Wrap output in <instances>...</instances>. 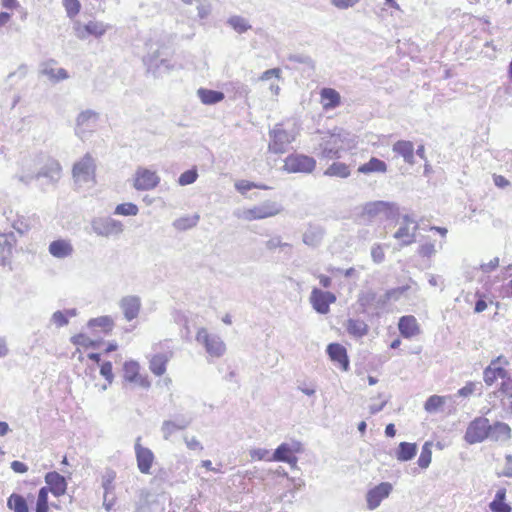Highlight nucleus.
Listing matches in <instances>:
<instances>
[{
	"instance_id": "obj_1",
	"label": "nucleus",
	"mask_w": 512,
	"mask_h": 512,
	"mask_svg": "<svg viewBox=\"0 0 512 512\" xmlns=\"http://www.w3.org/2000/svg\"><path fill=\"white\" fill-rule=\"evenodd\" d=\"M320 157L325 159H339L341 153L345 151V136L342 130H334L322 137L319 144Z\"/></svg>"
},
{
	"instance_id": "obj_2",
	"label": "nucleus",
	"mask_w": 512,
	"mask_h": 512,
	"mask_svg": "<svg viewBox=\"0 0 512 512\" xmlns=\"http://www.w3.org/2000/svg\"><path fill=\"white\" fill-rule=\"evenodd\" d=\"M72 177L78 185L96 182V160L90 153L74 163Z\"/></svg>"
},
{
	"instance_id": "obj_3",
	"label": "nucleus",
	"mask_w": 512,
	"mask_h": 512,
	"mask_svg": "<svg viewBox=\"0 0 512 512\" xmlns=\"http://www.w3.org/2000/svg\"><path fill=\"white\" fill-rule=\"evenodd\" d=\"M508 365V359L502 355L492 359L490 364L483 371L484 382L488 386L494 384L498 378L506 380L505 382H511V374L506 369Z\"/></svg>"
},
{
	"instance_id": "obj_4",
	"label": "nucleus",
	"mask_w": 512,
	"mask_h": 512,
	"mask_svg": "<svg viewBox=\"0 0 512 512\" xmlns=\"http://www.w3.org/2000/svg\"><path fill=\"white\" fill-rule=\"evenodd\" d=\"M316 167V160L308 155L293 153L284 160L283 170L287 173H311Z\"/></svg>"
},
{
	"instance_id": "obj_5",
	"label": "nucleus",
	"mask_w": 512,
	"mask_h": 512,
	"mask_svg": "<svg viewBox=\"0 0 512 512\" xmlns=\"http://www.w3.org/2000/svg\"><path fill=\"white\" fill-rule=\"evenodd\" d=\"M270 142L268 149L275 154H283L287 151V146L295 140V136L283 129L281 124H276L269 131Z\"/></svg>"
},
{
	"instance_id": "obj_6",
	"label": "nucleus",
	"mask_w": 512,
	"mask_h": 512,
	"mask_svg": "<svg viewBox=\"0 0 512 512\" xmlns=\"http://www.w3.org/2000/svg\"><path fill=\"white\" fill-rule=\"evenodd\" d=\"M196 340L205 347L206 352L212 357H221L226 351V345L222 339L216 334H209L205 328L198 330Z\"/></svg>"
},
{
	"instance_id": "obj_7",
	"label": "nucleus",
	"mask_w": 512,
	"mask_h": 512,
	"mask_svg": "<svg viewBox=\"0 0 512 512\" xmlns=\"http://www.w3.org/2000/svg\"><path fill=\"white\" fill-rule=\"evenodd\" d=\"M489 436V420L477 417L471 421L466 429L464 439L469 444L481 443Z\"/></svg>"
},
{
	"instance_id": "obj_8",
	"label": "nucleus",
	"mask_w": 512,
	"mask_h": 512,
	"mask_svg": "<svg viewBox=\"0 0 512 512\" xmlns=\"http://www.w3.org/2000/svg\"><path fill=\"white\" fill-rule=\"evenodd\" d=\"M383 214L387 219H395L399 216V208L396 203L387 201L368 202L363 208V215L374 218Z\"/></svg>"
},
{
	"instance_id": "obj_9",
	"label": "nucleus",
	"mask_w": 512,
	"mask_h": 512,
	"mask_svg": "<svg viewBox=\"0 0 512 512\" xmlns=\"http://www.w3.org/2000/svg\"><path fill=\"white\" fill-rule=\"evenodd\" d=\"M310 303L313 309L319 314H327L330 311V304L336 302V296L329 291H323L314 287L310 294Z\"/></svg>"
},
{
	"instance_id": "obj_10",
	"label": "nucleus",
	"mask_w": 512,
	"mask_h": 512,
	"mask_svg": "<svg viewBox=\"0 0 512 512\" xmlns=\"http://www.w3.org/2000/svg\"><path fill=\"white\" fill-rule=\"evenodd\" d=\"M91 228L95 234L102 237L117 235L123 232V224L113 218H96L91 222Z\"/></svg>"
},
{
	"instance_id": "obj_11",
	"label": "nucleus",
	"mask_w": 512,
	"mask_h": 512,
	"mask_svg": "<svg viewBox=\"0 0 512 512\" xmlns=\"http://www.w3.org/2000/svg\"><path fill=\"white\" fill-rule=\"evenodd\" d=\"M160 182V177L155 171L139 167L135 172L133 187L138 191L154 189Z\"/></svg>"
},
{
	"instance_id": "obj_12",
	"label": "nucleus",
	"mask_w": 512,
	"mask_h": 512,
	"mask_svg": "<svg viewBox=\"0 0 512 512\" xmlns=\"http://www.w3.org/2000/svg\"><path fill=\"white\" fill-rule=\"evenodd\" d=\"M61 171L62 167L60 163L53 158H49L35 174V179L39 180L44 178L46 180V184L54 185L59 181Z\"/></svg>"
},
{
	"instance_id": "obj_13",
	"label": "nucleus",
	"mask_w": 512,
	"mask_h": 512,
	"mask_svg": "<svg viewBox=\"0 0 512 512\" xmlns=\"http://www.w3.org/2000/svg\"><path fill=\"white\" fill-rule=\"evenodd\" d=\"M392 491V485L388 482H382L367 492V507L370 510L376 509L381 501L389 496Z\"/></svg>"
},
{
	"instance_id": "obj_14",
	"label": "nucleus",
	"mask_w": 512,
	"mask_h": 512,
	"mask_svg": "<svg viewBox=\"0 0 512 512\" xmlns=\"http://www.w3.org/2000/svg\"><path fill=\"white\" fill-rule=\"evenodd\" d=\"M140 440L141 438L138 437L135 443L137 466L141 473L149 474L154 461V454L149 448L141 446Z\"/></svg>"
},
{
	"instance_id": "obj_15",
	"label": "nucleus",
	"mask_w": 512,
	"mask_h": 512,
	"mask_svg": "<svg viewBox=\"0 0 512 512\" xmlns=\"http://www.w3.org/2000/svg\"><path fill=\"white\" fill-rule=\"evenodd\" d=\"M123 377L125 381L136 383L144 389L150 387V381L147 377H143L139 374V365L135 361H127L124 363Z\"/></svg>"
},
{
	"instance_id": "obj_16",
	"label": "nucleus",
	"mask_w": 512,
	"mask_h": 512,
	"mask_svg": "<svg viewBox=\"0 0 512 512\" xmlns=\"http://www.w3.org/2000/svg\"><path fill=\"white\" fill-rule=\"evenodd\" d=\"M45 482L48 485V492L50 491L54 496L59 497L65 494L67 482L65 477L58 472H48L45 475Z\"/></svg>"
},
{
	"instance_id": "obj_17",
	"label": "nucleus",
	"mask_w": 512,
	"mask_h": 512,
	"mask_svg": "<svg viewBox=\"0 0 512 512\" xmlns=\"http://www.w3.org/2000/svg\"><path fill=\"white\" fill-rule=\"evenodd\" d=\"M110 28L108 25H105L102 22L98 21H89L84 26L78 25L76 30V35L80 39H85L88 35H93L95 37H101L106 33V31Z\"/></svg>"
},
{
	"instance_id": "obj_18",
	"label": "nucleus",
	"mask_w": 512,
	"mask_h": 512,
	"mask_svg": "<svg viewBox=\"0 0 512 512\" xmlns=\"http://www.w3.org/2000/svg\"><path fill=\"white\" fill-rule=\"evenodd\" d=\"M120 308L123 311L126 320L131 321L135 319L141 308V300L138 296L130 295L125 296L120 301Z\"/></svg>"
},
{
	"instance_id": "obj_19",
	"label": "nucleus",
	"mask_w": 512,
	"mask_h": 512,
	"mask_svg": "<svg viewBox=\"0 0 512 512\" xmlns=\"http://www.w3.org/2000/svg\"><path fill=\"white\" fill-rule=\"evenodd\" d=\"M48 251L55 258L65 259L72 256L74 248L69 240L57 239L49 244Z\"/></svg>"
},
{
	"instance_id": "obj_20",
	"label": "nucleus",
	"mask_w": 512,
	"mask_h": 512,
	"mask_svg": "<svg viewBox=\"0 0 512 512\" xmlns=\"http://www.w3.org/2000/svg\"><path fill=\"white\" fill-rule=\"evenodd\" d=\"M327 354L330 359L334 362L339 363L340 367L347 371L349 369V359L347 356V351L344 346L339 343H330L327 346Z\"/></svg>"
},
{
	"instance_id": "obj_21",
	"label": "nucleus",
	"mask_w": 512,
	"mask_h": 512,
	"mask_svg": "<svg viewBox=\"0 0 512 512\" xmlns=\"http://www.w3.org/2000/svg\"><path fill=\"white\" fill-rule=\"evenodd\" d=\"M511 437V427L507 423L500 421H496L493 424L489 423L488 439L492 441H507Z\"/></svg>"
},
{
	"instance_id": "obj_22",
	"label": "nucleus",
	"mask_w": 512,
	"mask_h": 512,
	"mask_svg": "<svg viewBox=\"0 0 512 512\" xmlns=\"http://www.w3.org/2000/svg\"><path fill=\"white\" fill-rule=\"evenodd\" d=\"M17 242L13 232L0 233V263H4L12 256V251Z\"/></svg>"
},
{
	"instance_id": "obj_23",
	"label": "nucleus",
	"mask_w": 512,
	"mask_h": 512,
	"mask_svg": "<svg viewBox=\"0 0 512 512\" xmlns=\"http://www.w3.org/2000/svg\"><path fill=\"white\" fill-rule=\"evenodd\" d=\"M398 328L404 338H411L419 334L420 329L417 320L412 315L402 316L399 319Z\"/></svg>"
},
{
	"instance_id": "obj_24",
	"label": "nucleus",
	"mask_w": 512,
	"mask_h": 512,
	"mask_svg": "<svg viewBox=\"0 0 512 512\" xmlns=\"http://www.w3.org/2000/svg\"><path fill=\"white\" fill-rule=\"evenodd\" d=\"M418 229V223H415V226L412 227L401 224L398 230L394 233L393 237L401 241V247L408 246L415 242L416 232Z\"/></svg>"
},
{
	"instance_id": "obj_25",
	"label": "nucleus",
	"mask_w": 512,
	"mask_h": 512,
	"mask_svg": "<svg viewBox=\"0 0 512 512\" xmlns=\"http://www.w3.org/2000/svg\"><path fill=\"white\" fill-rule=\"evenodd\" d=\"M325 231L320 226L309 225L303 233L302 241L305 245L310 247H317L322 242Z\"/></svg>"
},
{
	"instance_id": "obj_26",
	"label": "nucleus",
	"mask_w": 512,
	"mask_h": 512,
	"mask_svg": "<svg viewBox=\"0 0 512 512\" xmlns=\"http://www.w3.org/2000/svg\"><path fill=\"white\" fill-rule=\"evenodd\" d=\"M392 150L402 156L406 163L415 164L414 145L411 141L399 140L393 144Z\"/></svg>"
},
{
	"instance_id": "obj_27",
	"label": "nucleus",
	"mask_w": 512,
	"mask_h": 512,
	"mask_svg": "<svg viewBox=\"0 0 512 512\" xmlns=\"http://www.w3.org/2000/svg\"><path fill=\"white\" fill-rule=\"evenodd\" d=\"M99 118V114L93 110L82 111L76 120L77 127L82 129V132L92 130Z\"/></svg>"
},
{
	"instance_id": "obj_28",
	"label": "nucleus",
	"mask_w": 512,
	"mask_h": 512,
	"mask_svg": "<svg viewBox=\"0 0 512 512\" xmlns=\"http://www.w3.org/2000/svg\"><path fill=\"white\" fill-rule=\"evenodd\" d=\"M149 69H154V72L163 73L169 72L172 69V65L169 63L167 59L159 60V52L155 51L152 54H149L145 59Z\"/></svg>"
},
{
	"instance_id": "obj_29",
	"label": "nucleus",
	"mask_w": 512,
	"mask_h": 512,
	"mask_svg": "<svg viewBox=\"0 0 512 512\" xmlns=\"http://www.w3.org/2000/svg\"><path fill=\"white\" fill-rule=\"evenodd\" d=\"M357 171L361 174H370L374 172L385 173L387 171V165L383 160L372 157L367 163L360 165Z\"/></svg>"
},
{
	"instance_id": "obj_30",
	"label": "nucleus",
	"mask_w": 512,
	"mask_h": 512,
	"mask_svg": "<svg viewBox=\"0 0 512 512\" xmlns=\"http://www.w3.org/2000/svg\"><path fill=\"white\" fill-rule=\"evenodd\" d=\"M257 206L262 219L276 216L284 210L280 203L272 200H266Z\"/></svg>"
},
{
	"instance_id": "obj_31",
	"label": "nucleus",
	"mask_w": 512,
	"mask_h": 512,
	"mask_svg": "<svg viewBox=\"0 0 512 512\" xmlns=\"http://www.w3.org/2000/svg\"><path fill=\"white\" fill-rule=\"evenodd\" d=\"M197 95L203 104L206 105H214L221 102L224 99V93L221 91L210 90L205 88H200L197 91Z\"/></svg>"
},
{
	"instance_id": "obj_32",
	"label": "nucleus",
	"mask_w": 512,
	"mask_h": 512,
	"mask_svg": "<svg viewBox=\"0 0 512 512\" xmlns=\"http://www.w3.org/2000/svg\"><path fill=\"white\" fill-rule=\"evenodd\" d=\"M417 453L416 443L401 442L396 451V458L399 461L405 462L413 459Z\"/></svg>"
},
{
	"instance_id": "obj_33",
	"label": "nucleus",
	"mask_w": 512,
	"mask_h": 512,
	"mask_svg": "<svg viewBox=\"0 0 512 512\" xmlns=\"http://www.w3.org/2000/svg\"><path fill=\"white\" fill-rule=\"evenodd\" d=\"M506 490L499 489L489 507L492 512H510L511 507L505 502Z\"/></svg>"
},
{
	"instance_id": "obj_34",
	"label": "nucleus",
	"mask_w": 512,
	"mask_h": 512,
	"mask_svg": "<svg viewBox=\"0 0 512 512\" xmlns=\"http://www.w3.org/2000/svg\"><path fill=\"white\" fill-rule=\"evenodd\" d=\"M321 98L324 101V108H335L340 104V94L332 88H323L321 90Z\"/></svg>"
},
{
	"instance_id": "obj_35",
	"label": "nucleus",
	"mask_w": 512,
	"mask_h": 512,
	"mask_svg": "<svg viewBox=\"0 0 512 512\" xmlns=\"http://www.w3.org/2000/svg\"><path fill=\"white\" fill-rule=\"evenodd\" d=\"M116 477V473L112 469H106L105 473L102 476V487L104 489V501L103 505L105 506L106 510L111 509L110 504H106V496L109 495L112 490L114 489L113 481Z\"/></svg>"
},
{
	"instance_id": "obj_36",
	"label": "nucleus",
	"mask_w": 512,
	"mask_h": 512,
	"mask_svg": "<svg viewBox=\"0 0 512 512\" xmlns=\"http://www.w3.org/2000/svg\"><path fill=\"white\" fill-rule=\"evenodd\" d=\"M7 507L14 512H29L26 499L17 493H12L7 499Z\"/></svg>"
},
{
	"instance_id": "obj_37",
	"label": "nucleus",
	"mask_w": 512,
	"mask_h": 512,
	"mask_svg": "<svg viewBox=\"0 0 512 512\" xmlns=\"http://www.w3.org/2000/svg\"><path fill=\"white\" fill-rule=\"evenodd\" d=\"M324 175L330 177L347 178L350 176L349 166L342 162H334L325 171Z\"/></svg>"
},
{
	"instance_id": "obj_38",
	"label": "nucleus",
	"mask_w": 512,
	"mask_h": 512,
	"mask_svg": "<svg viewBox=\"0 0 512 512\" xmlns=\"http://www.w3.org/2000/svg\"><path fill=\"white\" fill-rule=\"evenodd\" d=\"M347 331L355 337H363L368 333V326L363 320L349 319L347 322Z\"/></svg>"
},
{
	"instance_id": "obj_39",
	"label": "nucleus",
	"mask_w": 512,
	"mask_h": 512,
	"mask_svg": "<svg viewBox=\"0 0 512 512\" xmlns=\"http://www.w3.org/2000/svg\"><path fill=\"white\" fill-rule=\"evenodd\" d=\"M167 357L164 354H156L150 360V370L156 375L161 376L166 371Z\"/></svg>"
},
{
	"instance_id": "obj_40",
	"label": "nucleus",
	"mask_w": 512,
	"mask_h": 512,
	"mask_svg": "<svg viewBox=\"0 0 512 512\" xmlns=\"http://www.w3.org/2000/svg\"><path fill=\"white\" fill-rule=\"evenodd\" d=\"M413 286H414V293L418 292V290H419L418 284L410 278L409 284L387 290L388 297H392L393 301H398L401 298V296L405 295L410 289H412Z\"/></svg>"
},
{
	"instance_id": "obj_41",
	"label": "nucleus",
	"mask_w": 512,
	"mask_h": 512,
	"mask_svg": "<svg viewBox=\"0 0 512 512\" xmlns=\"http://www.w3.org/2000/svg\"><path fill=\"white\" fill-rule=\"evenodd\" d=\"M292 453L293 450L291 446L288 443H282L275 449L272 457L269 460L278 462L288 461V457H290Z\"/></svg>"
},
{
	"instance_id": "obj_42",
	"label": "nucleus",
	"mask_w": 512,
	"mask_h": 512,
	"mask_svg": "<svg viewBox=\"0 0 512 512\" xmlns=\"http://www.w3.org/2000/svg\"><path fill=\"white\" fill-rule=\"evenodd\" d=\"M199 219H200V217L198 214H195L190 217H181L179 219H176L173 222V226H174V228H176L178 230H187V229L195 227L197 225Z\"/></svg>"
},
{
	"instance_id": "obj_43",
	"label": "nucleus",
	"mask_w": 512,
	"mask_h": 512,
	"mask_svg": "<svg viewBox=\"0 0 512 512\" xmlns=\"http://www.w3.org/2000/svg\"><path fill=\"white\" fill-rule=\"evenodd\" d=\"M432 443L431 442H425L422 446V450L420 453V456L418 458V465L422 469H426L429 467L431 460H432V450H431Z\"/></svg>"
},
{
	"instance_id": "obj_44",
	"label": "nucleus",
	"mask_w": 512,
	"mask_h": 512,
	"mask_svg": "<svg viewBox=\"0 0 512 512\" xmlns=\"http://www.w3.org/2000/svg\"><path fill=\"white\" fill-rule=\"evenodd\" d=\"M292 247V244L283 242L281 236L279 235L273 236L265 242V248L268 251H275V249L277 248H280L282 250L288 249L289 251H291Z\"/></svg>"
},
{
	"instance_id": "obj_45",
	"label": "nucleus",
	"mask_w": 512,
	"mask_h": 512,
	"mask_svg": "<svg viewBox=\"0 0 512 512\" xmlns=\"http://www.w3.org/2000/svg\"><path fill=\"white\" fill-rule=\"evenodd\" d=\"M227 23L238 33H244L251 28L248 21L241 16H232Z\"/></svg>"
},
{
	"instance_id": "obj_46",
	"label": "nucleus",
	"mask_w": 512,
	"mask_h": 512,
	"mask_svg": "<svg viewBox=\"0 0 512 512\" xmlns=\"http://www.w3.org/2000/svg\"><path fill=\"white\" fill-rule=\"evenodd\" d=\"M477 393L482 394V384L480 382H468L464 387L458 390L457 395L461 397H469Z\"/></svg>"
},
{
	"instance_id": "obj_47",
	"label": "nucleus",
	"mask_w": 512,
	"mask_h": 512,
	"mask_svg": "<svg viewBox=\"0 0 512 512\" xmlns=\"http://www.w3.org/2000/svg\"><path fill=\"white\" fill-rule=\"evenodd\" d=\"M48 488L42 487L38 491L35 512H48Z\"/></svg>"
},
{
	"instance_id": "obj_48",
	"label": "nucleus",
	"mask_w": 512,
	"mask_h": 512,
	"mask_svg": "<svg viewBox=\"0 0 512 512\" xmlns=\"http://www.w3.org/2000/svg\"><path fill=\"white\" fill-rule=\"evenodd\" d=\"M71 342L74 345L83 346L86 348H88V347L97 348L99 345L98 341L92 340L88 336H86L85 334H82V333L72 336Z\"/></svg>"
},
{
	"instance_id": "obj_49",
	"label": "nucleus",
	"mask_w": 512,
	"mask_h": 512,
	"mask_svg": "<svg viewBox=\"0 0 512 512\" xmlns=\"http://www.w3.org/2000/svg\"><path fill=\"white\" fill-rule=\"evenodd\" d=\"M444 403L445 401L443 397L432 395L426 400L424 409L429 413H433L436 412Z\"/></svg>"
},
{
	"instance_id": "obj_50",
	"label": "nucleus",
	"mask_w": 512,
	"mask_h": 512,
	"mask_svg": "<svg viewBox=\"0 0 512 512\" xmlns=\"http://www.w3.org/2000/svg\"><path fill=\"white\" fill-rule=\"evenodd\" d=\"M138 206L134 203H123L116 206L115 214L124 216H135L138 214Z\"/></svg>"
},
{
	"instance_id": "obj_51",
	"label": "nucleus",
	"mask_w": 512,
	"mask_h": 512,
	"mask_svg": "<svg viewBox=\"0 0 512 512\" xmlns=\"http://www.w3.org/2000/svg\"><path fill=\"white\" fill-rule=\"evenodd\" d=\"M89 327H102L106 331L111 330L113 326V321L109 316H101L98 318H93L88 321Z\"/></svg>"
},
{
	"instance_id": "obj_52",
	"label": "nucleus",
	"mask_w": 512,
	"mask_h": 512,
	"mask_svg": "<svg viewBox=\"0 0 512 512\" xmlns=\"http://www.w3.org/2000/svg\"><path fill=\"white\" fill-rule=\"evenodd\" d=\"M198 178V173L195 168L189 169L183 172L178 178V184L180 186H186L194 183Z\"/></svg>"
},
{
	"instance_id": "obj_53",
	"label": "nucleus",
	"mask_w": 512,
	"mask_h": 512,
	"mask_svg": "<svg viewBox=\"0 0 512 512\" xmlns=\"http://www.w3.org/2000/svg\"><path fill=\"white\" fill-rule=\"evenodd\" d=\"M376 301V293L372 290L363 292L358 297V303L363 309H366L369 306H372L375 304Z\"/></svg>"
},
{
	"instance_id": "obj_54",
	"label": "nucleus",
	"mask_w": 512,
	"mask_h": 512,
	"mask_svg": "<svg viewBox=\"0 0 512 512\" xmlns=\"http://www.w3.org/2000/svg\"><path fill=\"white\" fill-rule=\"evenodd\" d=\"M237 217L242 218L246 221L262 219L258 206H254L252 208L243 210L241 214H237Z\"/></svg>"
},
{
	"instance_id": "obj_55",
	"label": "nucleus",
	"mask_w": 512,
	"mask_h": 512,
	"mask_svg": "<svg viewBox=\"0 0 512 512\" xmlns=\"http://www.w3.org/2000/svg\"><path fill=\"white\" fill-rule=\"evenodd\" d=\"M179 430L178 426L172 420H165L161 426V432L165 440H169L172 434Z\"/></svg>"
},
{
	"instance_id": "obj_56",
	"label": "nucleus",
	"mask_w": 512,
	"mask_h": 512,
	"mask_svg": "<svg viewBox=\"0 0 512 512\" xmlns=\"http://www.w3.org/2000/svg\"><path fill=\"white\" fill-rule=\"evenodd\" d=\"M63 5L69 17L77 15L81 7L79 0H63Z\"/></svg>"
},
{
	"instance_id": "obj_57",
	"label": "nucleus",
	"mask_w": 512,
	"mask_h": 512,
	"mask_svg": "<svg viewBox=\"0 0 512 512\" xmlns=\"http://www.w3.org/2000/svg\"><path fill=\"white\" fill-rule=\"evenodd\" d=\"M100 374L105 378L108 384H112L114 380V374L112 371V363L110 361H105L102 363L100 367Z\"/></svg>"
},
{
	"instance_id": "obj_58",
	"label": "nucleus",
	"mask_w": 512,
	"mask_h": 512,
	"mask_svg": "<svg viewBox=\"0 0 512 512\" xmlns=\"http://www.w3.org/2000/svg\"><path fill=\"white\" fill-rule=\"evenodd\" d=\"M499 391L505 395L508 408L512 411V381L502 382Z\"/></svg>"
},
{
	"instance_id": "obj_59",
	"label": "nucleus",
	"mask_w": 512,
	"mask_h": 512,
	"mask_svg": "<svg viewBox=\"0 0 512 512\" xmlns=\"http://www.w3.org/2000/svg\"><path fill=\"white\" fill-rule=\"evenodd\" d=\"M51 322L54 323L57 327H63L68 325L69 320L64 312L58 310L52 314Z\"/></svg>"
},
{
	"instance_id": "obj_60",
	"label": "nucleus",
	"mask_w": 512,
	"mask_h": 512,
	"mask_svg": "<svg viewBox=\"0 0 512 512\" xmlns=\"http://www.w3.org/2000/svg\"><path fill=\"white\" fill-rule=\"evenodd\" d=\"M26 75H27V66L22 64L18 67V69L16 71L11 72L7 76V81L10 82L13 80H22L26 77Z\"/></svg>"
},
{
	"instance_id": "obj_61",
	"label": "nucleus",
	"mask_w": 512,
	"mask_h": 512,
	"mask_svg": "<svg viewBox=\"0 0 512 512\" xmlns=\"http://www.w3.org/2000/svg\"><path fill=\"white\" fill-rule=\"evenodd\" d=\"M418 254L422 257L430 258L436 254L435 245L433 243H425L418 249Z\"/></svg>"
},
{
	"instance_id": "obj_62",
	"label": "nucleus",
	"mask_w": 512,
	"mask_h": 512,
	"mask_svg": "<svg viewBox=\"0 0 512 512\" xmlns=\"http://www.w3.org/2000/svg\"><path fill=\"white\" fill-rule=\"evenodd\" d=\"M255 186H257V183L247 180H241L235 184L236 190L242 194H245L247 191L254 189Z\"/></svg>"
},
{
	"instance_id": "obj_63",
	"label": "nucleus",
	"mask_w": 512,
	"mask_h": 512,
	"mask_svg": "<svg viewBox=\"0 0 512 512\" xmlns=\"http://www.w3.org/2000/svg\"><path fill=\"white\" fill-rule=\"evenodd\" d=\"M198 16L200 19H205L211 13V5L207 2L199 1L197 5Z\"/></svg>"
},
{
	"instance_id": "obj_64",
	"label": "nucleus",
	"mask_w": 512,
	"mask_h": 512,
	"mask_svg": "<svg viewBox=\"0 0 512 512\" xmlns=\"http://www.w3.org/2000/svg\"><path fill=\"white\" fill-rule=\"evenodd\" d=\"M499 266V258L494 257L488 263L481 264L480 268L484 273H490Z\"/></svg>"
}]
</instances>
